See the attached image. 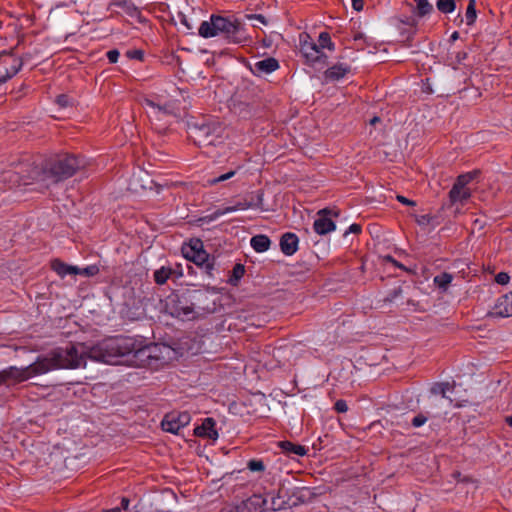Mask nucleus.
<instances>
[{"mask_svg": "<svg viewBox=\"0 0 512 512\" xmlns=\"http://www.w3.org/2000/svg\"><path fill=\"white\" fill-rule=\"evenodd\" d=\"M86 344H70L57 348L47 355L39 356L26 367L10 366L0 371V385L24 382L34 376L46 374L55 369H77L86 366Z\"/></svg>", "mask_w": 512, "mask_h": 512, "instance_id": "1", "label": "nucleus"}, {"mask_svg": "<svg viewBox=\"0 0 512 512\" xmlns=\"http://www.w3.org/2000/svg\"><path fill=\"white\" fill-rule=\"evenodd\" d=\"M86 360L90 359L96 362L106 364H115L118 358L132 354L147 365L154 363L163 365L168 363L173 354L170 346L165 344L151 343L141 348H136L135 343L130 338H114L102 341L94 346L86 345Z\"/></svg>", "mask_w": 512, "mask_h": 512, "instance_id": "2", "label": "nucleus"}, {"mask_svg": "<svg viewBox=\"0 0 512 512\" xmlns=\"http://www.w3.org/2000/svg\"><path fill=\"white\" fill-rule=\"evenodd\" d=\"M83 165L75 155L60 154L46 159L40 168L33 171L34 180L44 188H49L72 177Z\"/></svg>", "mask_w": 512, "mask_h": 512, "instance_id": "3", "label": "nucleus"}, {"mask_svg": "<svg viewBox=\"0 0 512 512\" xmlns=\"http://www.w3.org/2000/svg\"><path fill=\"white\" fill-rule=\"evenodd\" d=\"M204 294L199 291H186L184 293H172L164 303L165 311L172 317L182 320H192L197 317L200 298Z\"/></svg>", "mask_w": 512, "mask_h": 512, "instance_id": "4", "label": "nucleus"}, {"mask_svg": "<svg viewBox=\"0 0 512 512\" xmlns=\"http://www.w3.org/2000/svg\"><path fill=\"white\" fill-rule=\"evenodd\" d=\"M242 26L239 21L230 18L212 15L210 21H203L199 27V35L210 38L221 35L229 41L240 43Z\"/></svg>", "mask_w": 512, "mask_h": 512, "instance_id": "5", "label": "nucleus"}, {"mask_svg": "<svg viewBox=\"0 0 512 512\" xmlns=\"http://www.w3.org/2000/svg\"><path fill=\"white\" fill-rule=\"evenodd\" d=\"M225 127L219 122H208L194 125L191 137L198 146L217 145L224 138Z\"/></svg>", "mask_w": 512, "mask_h": 512, "instance_id": "6", "label": "nucleus"}, {"mask_svg": "<svg viewBox=\"0 0 512 512\" xmlns=\"http://www.w3.org/2000/svg\"><path fill=\"white\" fill-rule=\"evenodd\" d=\"M480 170H473L457 177L454 185L449 191L451 204L465 203L471 197V190L468 185L480 175Z\"/></svg>", "mask_w": 512, "mask_h": 512, "instance_id": "7", "label": "nucleus"}, {"mask_svg": "<svg viewBox=\"0 0 512 512\" xmlns=\"http://www.w3.org/2000/svg\"><path fill=\"white\" fill-rule=\"evenodd\" d=\"M182 254L187 260L203 267L206 272L211 275V272L214 269V263L210 261L209 255L203 249V243L201 240H192L189 244L184 245L182 247Z\"/></svg>", "mask_w": 512, "mask_h": 512, "instance_id": "8", "label": "nucleus"}, {"mask_svg": "<svg viewBox=\"0 0 512 512\" xmlns=\"http://www.w3.org/2000/svg\"><path fill=\"white\" fill-rule=\"evenodd\" d=\"M191 421V416L188 412H171L165 415L161 422V427L164 431L177 434L180 429L187 426Z\"/></svg>", "mask_w": 512, "mask_h": 512, "instance_id": "9", "label": "nucleus"}, {"mask_svg": "<svg viewBox=\"0 0 512 512\" xmlns=\"http://www.w3.org/2000/svg\"><path fill=\"white\" fill-rule=\"evenodd\" d=\"M263 206V192L262 191H258L257 192V201L256 202H252V201H242V202H238L236 203L235 205L233 206H227L225 208H219L217 210H215L211 215L207 216L209 218L210 221L212 220H215L227 213H231V212H235L237 210H245V209H249V208H262Z\"/></svg>", "mask_w": 512, "mask_h": 512, "instance_id": "10", "label": "nucleus"}, {"mask_svg": "<svg viewBox=\"0 0 512 512\" xmlns=\"http://www.w3.org/2000/svg\"><path fill=\"white\" fill-rule=\"evenodd\" d=\"M267 510V497L260 494H254L236 506V512H265Z\"/></svg>", "mask_w": 512, "mask_h": 512, "instance_id": "11", "label": "nucleus"}, {"mask_svg": "<svg viewBox=\"0 0 512 512\" xmlns=\"http://www.w3.org/2000/svg\"><path fill=\"white\" fill-rule=\"evenodd\" d=\"M331 214V211L327 208L322 209L318 212V218L314 221L313 228L314 231L319 235H325L331 231L336 229L335 223L328 216Z\"/></svg>", "mask_w": 512, "mask_h": 512, "instance_id": "12", "label": "nucleus"}, {"mask_svg": "<svg viewBox=\"0 0 512 512\" xmlns=\"http://www.w3.org/2000/svg\"><path fill=\"white\" fill-rule=\"evenodd\" d=\"M487 315L490 317L512 316V299L510 294L499 297Z\"/></svg>", "mask_w": 512, "mask_h": 512, "instance_id": "13", "label": "nucleus"}, {"mask_svg": "<svg viewBox=\"0 0 512 512\" xmlns=\"http://www.w3.org/2000/svg\"><path fill=\"white\" fill-rule=\"evenodd\" d=\"M301 52L306 60L310 63L322 62L325 63L327 56L322 52L319 46L314 42H307L301 44Z\"/></svg>", "mask_w": 512, "mask_h": 512, "instance_id": "14", "label": "nucleus"}, {"mask_svg": "<svg viewBox=\"0 0 512 512\" xmlns=\"http://www.w3.org/2000/svg\"><path fill=\"white\" fill-rule=\"evenodd\" d=\"M215 420L213 418H206L202 424L195 428L194 433L198 437H206L211 440L218 438V432L215 429Z\"/></svg>", "mask_w": 512, "mask_h": 512, "instance_id": "15", "label": "nucleus"}, {"mask_svg": "<svg viewBox=\"0 0 512 512\" xmlns=\"http://www.w3.org/2000/svg\"><path fill=\"white\" fill-rule=\"evenodd\" d=\"M299 239L296 234L287 232L280 239V248L283 254L293 255L298 249Z\"/></svg>", "mask_w": 512, "mask_h": 512, "instance_id": "16", "label": "nucleus"}, {"mask_svg": "<svg viewBox=\"0 0 512 512\" xmlns=\"http://www.w3.org/2000/svg\"><path fill=\"white\" fill-rule=\"evenodd\" d=\"M144 105L148 108L147 113L150 119L161 120L163 116L171 114L169 105L160 106L149 99H145Z\"/></svg>", "mask_w": 512, "mask_h": 512, "instance_id": "17", "label": "nucleus"}, {"mask_svg": "<svg viewBox=\"0 0 512 512\" xmlns=\"http://www.w3.org/2000/svg\"><path fill=\"white\" fill-rule=\"evenodd\" d=\"M279 68L278 61L273 58H265L263 60L257 61L254 64V67L252 68V71L254 74L262 75V74H269L274 71H276Z\"/></svg>", "mask_w": 512, "mask_h": 512, "instance_id": "18", "label": "nucleus"}, {"mask_svg": "<svg viewBox=\"0 0 512 512\" xmlns=\"http://www.w3.org/2000/svg\"><path fill=\"white\" fill-rule=\"evenodd\" d=\"M51 268L61 278H64L67 275H78L79 272V267L66 264L60 259L52 260Z\"/></svg>", "mask_w": 512, "mask_h": 512, "instance_id": "19", "label": "nucleus"}, {"mask_svg": "<svg viewBox=\"0 0 512 512\" xmlns=\"http://www.w3.org/2000/svg\"><path fill=\"white\" fill-rule=\"evenodd\" d=\"M282 489L280 488L278 492L268 494L267 497V507L268 510L278 511L281 509H285L287 506V501L285 500V496L282 495Z\"/></svg>", "mask_w": 512, "mask_h": 512, "instance_id": "20", "label": "nucleus"}, {"mask_svg": "<svg viewBox=\"0 0 512 512\" xmlns=\"http://www.w3.org/2000/svg\"><path fill=\"white\" fill-rule=\"evenodd\" d=\"M351 70L350 66L344 63L335 64L325 71V77L329 80H339Z\"/></svg>", "mask_w": 512, "mask_h": 512, "instance_id": "21", "label": "nucleus"}, {"mask_svg": "<svg viewBox=\"0 0 512 512\" xmlns=\"http://www.w3.org/2000/svg\"><path fill=\"white\" fill-rule=\"evenodd\" d=\"M278 446L281 450L287 455L295 454L297 456H304L307 453V448L305 446L295 444L290 441H280Z\"/></svg>", "mask_w": 512, "mask_h": 512, "instance_id": "22", "label": "nucleus"}, {"mask_svg": "<svg viewBox=\"0 0 512 512\" xmlns=\"http://www.w3.org/2000/svg\"><path fill=\"white\" fill-rule=\"evenodd\" d=\"M250 244L256 252L262 253L269 249L271 241L268 236L259 234L251 238Z\"/></svg>", "mask_w": 512, "mask_h": 512, "instance_id": "23", "label": "nucleus"}, {"mask_svg": "<svg viewBox=\"0 0 512 512\" xmlns=\"http://www.w3.org/2000/svg\"><path fill=\"white\" fill-rule=\"evenodd\" d=\"M444 401L439 397L429 396L428 397V410L426 413L430 417H437L441 414L442 406Z\"/></svg>", "mask_w": 512, "mask_h": 512, "instance_id": "24", "label": "nucleus"}, {"mask_svg": "<svg viewBox=\"0 0 512 512\" xmlns=\"http://www.w3.org/2000/svg\"><path fill=\"white\" fill-rule=\"evenodd\" d=\"M416 2V13L419 17H424L430 14L433 10V6L429 3L428 0H414ZM411 9L414 10V7L410 3H406Z\"/></svg>", "mask_w": 512, "mask_h": 512, "instance_id": "25", "label": "nucleus"}, {"mask_svg": "<svg viewBox=\"0 0 512 512\" xmlns=\"http://www.w3.org/2000/svg\"><path fill=\"white\" fill-rule=\"evenodd\" d=\"M22 67V61L19 59H13V64L9 68H6L5 74L0 76V84L5 83L13 76H15Z\"/></svg>", "mask_w": 512, "mask_h": 512, "instance_id": "26", "label": "nucleus"}, {"mask_svg": "<svg viewBox=\"0 0 512 512\" xmlns=\"http://www.w3.org/2000/svg\"><path fill=\"white\" fill-rule=\"evenodd\" d=\"M453 280V276L450 273L443 272L434 277V284L441 289L442 291H446Z\"/></svg>", "mask_w": 512, "mask_h": 512, "instance_id": "27", "label": "nucleus"}, {"mask_svg": "<svg viewBox=\"0 0 512 512\" xmlns=\"http://www.w3.org/2000/svg\"><path fill=\"white\" fill-rule=\"evenodd\" d=\"M172 273H173L172 268L162 266L160 269H157L154 272V281L158 285H163L167 282V280L170 278Z\"/></svg>", "mask_w": 512, "mask_h": 512, "instance_id": "28", "label": "nucleus"}, {"mask_svg": "<svg viewBox=\"0 0 512 512\" xmlns=\"http://www.w3.org/2000/svg\"><path fill=\"white\" fill-rule=\"evenodd\" d=\"M437 9L444 14L452 13L456 8L455 0H437Z\"/></svg>", "mask_w": 512, "mask_h": 512, "instance_id": "29", "label": "nucleus"}, {"mask_svg": "<svg viewBox=\"0 0 512 512\" xmlns=\"http://www.w3.org/2000/svg\"><path fill=\"white\" fill-rule=\"evenodd\" d=\"M476 2L475 0H470L466 9L465 17L467 25L471 26L474 24L477 14H476Z\"/></svg>", "mask_w": 512, "mask_h": 512, "instance_id": "30", "label": "nucleus"}, {"mask_svg": "<svg viewBox=\"0 0 512 512\" xmlns=\"http://www.w3.org/2000/svg\"><path fill=\"white\" fill-rule=\"evenodd\" d=\"M244 273H245L244 265L240 264V263L236 264L233 267L232 275L229 279L230 284L236 285L237 282L244 276Z\"/></svg>", "mask_w": 512, "mask_h": 512, "instance_id": "31", "label": "nucleus"}, {"mask_svg": "<svg viewBox=\"0 0 512 512\" xmlns=\"http://www.w3.org/2000/svg\"><path fill=\"white\" fill-rule=\"evenodd\" d=\"M318 42L319 44L317 45L319 46L320 49L327 48L332 51L335 48L334 43L331 41V37L328 32H321L318 38Z\"/></svg>", "mask_w": 512, "mask_h": 512, "instance_id": "32", "label": "nucleus"}, {"mask_svg": "<svg viewBox=\"0 0 512 512\" xmlns=\"http://www.w3.org/2000/svg\"><path fill=\"white\" fill-rule=\"evenodd\" d=\"M236 173H237V169L230 170V171H228V172H226L224 174H221L218 177H214V178L208 179L207 183L210 186L217 185L218 183H221V182H224V181H227V180L231 179L232 177H234L236 175Z\"/></svg>", "mask_w": 512, "mask_h": 512, "instance_id": "33", "label": "nucleus"}, {"mask_svg": "<svg viewBox=\"0 0 512 512\" xmlns=\"http://www.w3.org/2000/svg\"><path fill=\"white\" fill-rule=\"evenodd\" d=\"M430 396L441 398L442 401L451 403L452 400L448 396H444L443 387L440 383H434L430 388Z\"/></svg>", "mask_w": 512, "mask_h": 512, "instance_id": "34", "label": "nucleus"}, {"mask_svg": "<svg viewBox=\"0 0 512 512\" xmlns=\"http://www.w3.org/2000/svg\"><path fill=\"white\" fill-rule=\"evenodd\" d=\"M99 273V268L96 265H90L86 268H79L78 275L91 277Z\"/></svg>", "mask_w": 512, "mask_h": 512, "instance_id": "35", "label": "nucleus"}, {"mask_svg": "<svg viewBox=\"0 0 512 512\" xmlns=\"http://www.w3.org/2000/svg\"><path fill=\"white\" fill-rule=\"evenodd\" d=\"M247 467L250 471L261 472L264 471L265 465L262 460L252 459L247 463Z\"/></svg>", "mask_w": 512, "mask_h": 512, "instance_id": "36", "label": "nucleus"}, {"mask_svg": "<svg viewBox=\"0 0 512 512\" xmlns=\"http://www.w3.org/2000/svg\"><path fill=\"white\" fill-rule=\"evenodd\" d=\"M56 103L62 108L72 105L71 99L68 95L65 94L58 95L56 98Z\"/></svg>", "mask_w": 512, "mask_h": 512, "instance_id": "37", "label": "nucleus"}, {"mask_svg": "<svg viewBox=\"0 0 512 512\" xmlns=\"http://www.w3.org/2000/svg\"><path fill=\"white\" fill-rule=\"evenodd\" d=\"M429 417H430V416H428V414H427V415H424V414H418L417 416H415V417L412 419V422H411V423H412V425H413L414 427H421L422 425H424V424L427 422V420H428V418H429Z\"/></svg>", "mask_w": 512, "mask_h": 512, "instance_id": "38", "label": "nucleus"}, {"mask_svg": "<svg viewBox=\"0 0 512 512\" xmlns=\"http://www.w3.org/2000/svg\"><path fill=\"white\" fill-rule=\"evenodd\" d=\"M334 409L337 413H345L348 411V405L345 400L339 399L335 402Z\"/></svg>", "mask_w": 512, "mask_h": 512, "instance_id": "39", "label": "nucleus"}, {"mask_svg": "<svg viewBox=\"0 0 512 512\" xmlns=\"http://www.w3.org/2000/svg\"><path fill=\"white\" fill-rule=\"evenodd\" d=\"M510 276L505 272H500L496 275L495 281L500 285H506L509 283Z\"/></svg>", "mask_w": 512, "mask_h": 512, "instance_id": "40", "label": "nucleus"}, {"mask_svg": "<svg viewBox=\"0 0 512 512\" xmlns=\"http://www.w3.org/2000/svg\"><path fill=\"white\" fill-rule=\"evenodd\" d=\"M399 21L402 24H405V25L411 26V27H416L417 24H418V21L416 20V18L414 16H408V17H404V18H399Z\"/></svg>", "mask_w": 512, "mask_h": 512, "instance_id": "41", "label": "nucleus"}, {"mask_svg": "<svg viewBox=\"0 0 512 512\" xmlns=\"http://www.w3.org/2000/svg\"><path fill=\"white\" fill-rule=\"evenodd\" d=\"M119 56L120 53L116 49H112L107 52V58L110 63H116L118 61Z\"/></svg>", "mask_w": 512, "mask_h": 512, "instance_id": "42", "label": "nucleus"}, {"mask_svg": "<svg viewBox=\"0 0 512 512\" xmlns=\"http://www.w3.org/2000/svg\"><path fill=\"white\" fill-rule=\"evenodd\" d=\"M246 18L249 19V20L255 19V20L259 21L263 25L267 24L266 18L263 15H261V14H249V15H246Z\"/></svg>", "mask_w": 512, "mask_h": 512, "instance_id": "43", "label": "nucleus"}, {"mask_svg": "<svg viewBox=\"0 0 512 512\" xmlns=\"http://www.w3.org/2000/svg\"><path fill=\"white\" fill-rule=\"evenodd\" d=\"M396 199L400 203H402L404 205H408V206H415L416 205V203L413 200H410V199H408V198H406V197H404L402 195H397Z\"/></svg>", "mask_w": 512, "mask_h": 512, "instance_id": "44", "label": "nucleus"}, {"mask_svg": "<svg viewBox=\"0 0 512 512\" xmlns=\"http://www.w3.org/2000/svg\"><path fill=\"white\" fill-rule=\"evenodd\" d=\"M430 220H431V216L428 214L421 215L416 218L417 223L420 225L428 224L430 222Z\"/></svg>", "mask_w": 512, "mask_h": 512, "instance_id": "45", "label": "nucleus"}, {"mask_svg": "<svg viewBox=\"0 0 512 512\" xmlns=\"http://www.w3.org/2000/svg\"><path fill=\"white\" fill-rule=\"evenodd\" d=\"M362 228H361V225L357 224V223H353L352 225H350L348 232L350 233H354V234H359L361 232Z\"/></svg>", "mask_w": 512, "mask_h": 512, "instance_id": "46", "label": "nucleus"}, {"mask_svg": "<svg viewBox=\"0 0 512 512\" xmlns=\"http://www.w3.org/2000/svg\"><path fill=\"white\" fill-rule=\"evenodd\" d=\"M440 385L443 387L444 396H447V391L454 390V384H450L449 382H440Z\"/></svg>", "mask_w": 512, "mask_h": 512, "instance_id": "47", "label": "nucleus"}, {"mask_svg": "<svg viewBox=\"0 0 512 512\" xmlns=\"http://www.w3.org/2000/svg\"><path fill=\"white\" fill-rule=\"evenodd\" d=\"M13 59L14 58L12 56H10L9 54H7L5 52L0 53V62H2V63L7 64L8 61L11 60L12 61L11 65H12L13 64Z\"/></svg>", "mask_w": 512, "mask_h": 512, "instance_id": "48", "label": "nucleus"}, {"mask_svg": "<svg viewBox=\"0 0 512 512\" xmlns=\"http://www.w3.org/2000/svg\"><path fill=\"white\" fill-rule=\"evenodd\" d=\"M352 6L356 11H361L364 6L363 0H352Z\"/></svg>", "mask_w": 512, "mask_h": 512, "instance_id": "49", "label": "nucleus"}, {"mask_svg": "<svg viewBox=\"0 0 512 512\" xmlns=\"http://www.w3.org/2000/svg\"><path fill=\"white\" fill-rule=\"evenodd\" d=\"M400 293H401V289H400V288L395 289V290H393V291L390 293L389 297H387V298H386V300L391 302V301H393V299H395V298H396Z\"/></svg>", "mask_w": 512, "mask_h": 512, "instance_id": "50", "label": "nucleus"}, {"mask_svg": "<svg viewBox=\"0 0 512 512\" xmlns=\"http://www.w3.org/2000/svg\"><path fill=\"white\" fill-rule=\"evenodd\" d=\"M129 499L128 498H122L121 500V510H127L128 509V506H129Z\"/></svg>", "mask_w": 512, "mask_h": 512, "instance_id": "51", "label": "nucleus"}, {"mask_svg": "<svg viewBox=\"0 0 512 512\" xmlns=\"http://www.w3.org/2000/svg\"><path fill=\"white\" fill-rule=\"evenodd\" d=\"M132 57L141 60L143 58V52L140 50H136L133 52Z\"/></svg>", "mask_w": 512, "mask_h": 512, "instance_id": "52", "label": "nucleus"}, {"mask_svg": "<svg viewBox=\"0 0 512 512\" xmlns=\"http://www.w3.org/2000/svg\"><path fill=\"white\" fill-rule=\"evenodd\" d=\"M380 122V118L375 116L370 120L371 125H375L376 123Z\"/></svg>", "mask_w": 512, "mask_h": 512, "instance_id": "53", "label": "nucleus"}, {"mask_svg": "<svg viewBox=\"0 0 512 512\" xmlns=\"http://www.w3.org/2000/svg\"><path fill=\"white\" fill-rule=\"evenodd\" d=\"M363 38V34L362 33H356L354 35V40L357 41V40H360Z\"/></svg>", "mask_w": 512, "mask_h": 512, "instance_id": "54", "label": "nucleus"}, {"mask_svg": "<svg viewBox=\"0 0 512 512\" xmlns=\"http://www.w3.org/2000/svg\"><path fill=\"white\" fill-rule=\"evenodd\" d=\"M458 38H459V33L457 31L453 32V34L451 35V39L457 40Z\"/></svg>", "mask_w": 512, "mask_h": 512, "instance_id": "55", "label": "nucleus"}, {"mask_svg": "<svg viewBox=\"0 0 512 512\" xmlns=\"http://www.w3.org/2000/svg\"><path fill=\"white\" fill-rule=\"evenodd\" d=\"M104 512H122V510H121V508L116 507V508H113V509H110V510H106Z\"/></svg>", "mask_w": 512, "mask_h": 512, "instance_id": "56", "label": "nucleus"}, {"mask_svg": "<svg viewBox=\"0 0 512 512\" xmlns=\"http://www.w3.org/2000/svg\"><path fill=\"white\" fill-rule=\"evenodd\" d=\"M386 259H387L388 261L392 262L393 264L398 265L397 261H396V260H394L391 256H387V257H386Z\"/></svg>", "mask_w": 512, "mask_h": 512, "instance_id": "57", "label": "nucleus"}, {"mask_svg": "<svg viewBox=\"0 0 512 512\" xmlns=\"http://www.w3.org/2000/svg\"><path fill=\"white\" fill-rule=\"evenodd\" d=\"M507 424L512 427V415L506 418Z\"/></svg>", "mask_w": 512, "mask_h": 512, "instance_id": "58", "label": "nucleus"}, {"mask_svg": "<svg viewBox=\"0 0 512 512\" xmlns=\"http://www.w3.org/2000/svg\"><path fill=\"white\" fill-rule=\"evenodd\" d=\"M466 57V53H463V55H461V53H458V58H465Z\"/></svg>", "mask_w": 512, "mask_h": 512, "instance_id": "59", "label": "nucleus"}, {"mask_svg": "<svg viewBox=\"0 0 512 512\" xmlns=\"http://www.w3.org/2000/svg\"><path fill=\"white\" fill-rule=\"evenodd\" d=\"M466 57V53H463V55H461V53H458V58H465Z\"/></svg>", "mask_w": 512, "mask_h": 512, "instance_id": "60", "label": "nucleus"}, {"mask_svg": "<svg viewBox=\"0 0 512 512\" xmlns=\"http://www.w3.org/2000/svg\"><path fill=\"white\" fill-rule=\"evenodd\" d=\"M466 57V53H463V55H461V53H458V58H465Z\"/></svg>", "mask_w": 512, "mask_h": 512, "instance_id": "61", "label": "nucleus"}]
</instances>
